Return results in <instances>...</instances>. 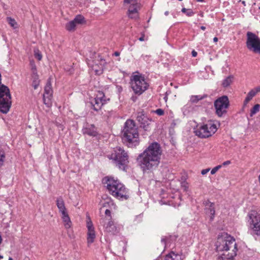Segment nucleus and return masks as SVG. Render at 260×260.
I'll list each match as a JSON object with an SVG mask.
<instances>
[{"mask_svg": "<svg viewBox=\"0 0 260 260\" xmlns=\"http://www.w3.org/2000/svg\"><path fill=\"white\" fill-rule=\"evenodd\" d=\"M161 153L160 145L153 142L139 155L137 161L144 173L152 172L158 168Z\"/></svg>", "mask_w": 260, "mask_h": 260, "instance_id": "nucleus-1", "label": "nucleus"}, {"mask_svg": "<svg viewBox=\"0 0 260 260\" xmlns=\"http://www.w3.org/2000/svg\"><path fill=\"white\" fill-rule=\"evenodd\" d=\"M102 182L106 185L109 193L114 197L118 199H128L127 189L118 180L111 176H106L103 179Z\"/></svg>", "mask_w": 260, "mask_h": 260, "instance_id": "nucleus-2", "label": "nucleus"}, {"mask_svg": "<svg viewBox=\"0 0 260 260\" xmlns=\"http://www.w3.org/2000/svg\"><path fill=\"white\" fill-rule=\"evenodd\" d=\"M122 134V140L124 143L128 147L134 148L139 144L140 140L138 127L134 120L128 119L126 121Z\"/></svg>", "mask_w": 260, "mask_h": 260, "instance_id": "nucleus-3", "label": "nucleus"}, {"mask_svg": "<svg viewBox=\"0 0 260 260\" xmlns=\"http://www.w3.org/2000/svg\"><path fill=\"white\" fill-rule=\"evenodd\" d=\"M217 250L237 253L238 251L237 244L235 239L226 233L218 235L216 242Z\"/></svg>", "mask_w": 260, "mask_h": 260, "instance_id": "nucleus-4", "label": "nucleus"}, {"mask_svg": "<svg viewBox=\"0 0 260 260\" xmlns=\"http://www.w3.org/2000/svg\"><path fill=\"white\" fill-rule=\"evenodd\" d=\"M108 158L113 160L114 164L119 169L125 170L128 161V155L123 148L117 147L115 148Z\"/></svg>", "mask_w": 260, "mask_h": 260, "instance_id": "nucleus-5", "label": "nucleus"}, {"mask_svg": "<svg viewBox=\"0 0 260 260\" xmlns=\"http://www.w3.org/2000/svg\"><path fill=\"white\" fill-rule=\"evenodd\" d=\"M130 84L134 92L138 95H141L149 87L144 75L138 72L134 73L131 77Z\"/></svg>", "mask_w": 260, "mask_h": 260, "instance_id": "nucleus-6", "label": "nucleus"}, {"mask_svg": "<svg viewBox=\"0 0 260 260\" xmlns=\"http://www.w3.org/2000/svg\"><path fill=\"white\" fill-rule=\"evenodd\" d=\"M11 94L9 88L4 84H0V111L6 114L11 105Z\"/></svg>", "mask_w": 260, "mask_h": 260, "instance_id": "nucleus-7", "label": "nucleus"}, {"mask_svg": "<svg viewBox=\"0 0 260 260\" xmlns=\"http://www.w3.org/2000/svg\"><path fill=\"white\" fill-rule=\"evenodd\" d=\"M217 130V125L213 121H208L206 123L194 130L196 135L201 138H206L212 136Z\"/></svg>", "mask_w": 260, "mask_h": 260, "instance_id": "nucleus-8", "label": "nucleus"}, {"mask_svg": "<svg viewBox=\"0 0 260 260\" xmlns=\"http://www.w3.org/2000/svg\"><path fill=\"white\" fill-rule=\"evenodd\" d=\"M246 46L250 52L260 54V38L251 31H247Z\"/></svg>", "mask_w": 260, "mask_h": 260, "instance_id": "nucleus-9", "label": "nucleus"}, {"mask_svg": "<svg viewBox=\"0 0 260 260\" xmlns=\"http://www.w3.org/2000/svg\"><path fill=\"white\" fill-rule=\"evenodd\" d=\"M248 216L251 234L260 236V215L255 211H251L248 213Z\"/></svg>", "mask_w": 260, "mask_h": 260, "instance_id": "nucleus-10", "label": "nucleus"}, {"mask_svg": "<svg viewBox=\"0 0 260 260\" xmlns=\"http://www.w3.org/2000/svg\"><path fill=\"white\" fill-rule=\"evenodd\" d=\"M216 113L219 117H221L226 113V109L229 106V100L227 96L223 95L218 98L214 103Z\"/></svg>", "mask_w": 260, "mask_h": 260, "instance_id": "nucleus-11", "label": "nucleus"}, {"mask_svg": "<svg viewBox=\"0 0 260 260\" xmlns=\"http://www.w3.org/2000/svg\"><path fill=\"white\" fill-rule=\"evenodd\" d=\"M56 205L59 212L61 214V218L64 222L66 229H68L71 227L72 222L65 207L64 202L62 198H58L56 200Z\"/></svg>", "mask_w": 260, "mask_h": 260, "instance_id": "nucleus-12", "label": "nucleus"}, {"mask_svg": "<svg viewBox=\"0 0 260 260\" xmlns=\"http://www.w3.org/2000/svg\"><path fill=\"white\" fill-rule=\"evenodd\" d=\"M110 100L105 96L103 91H98L95 97L90 102L92 108L95 111H98L102 109L103 105L107 104Z\"/></svg>", "mask_w": 260, "mask_h": 260, "instance_id": "nucleus-13", "label": "nucleus"}, {"mask_svg": "<svg viewBox=\"0 0 260 260\" xmlns=\"http://www.w3.org/2000/svg\"><path fill=\"white\" fill-rule=\"evenodd\" d=\"M105 218H102L100 220V223L104 226V231L109 235H114L118 234L119 232V228L114 223L112 220L106 222Z\"/></svg>", "mask_w": 260, "mask_h": 260, "instance_id": "nucleus-14", "label": "nucleus"}, {"mask_svg": "<svg viewBox=\"0 0 260 260\" xmlns=\"http://www.w3.org/2000/svg\"><path fill=\"white\" fill-rule=\"evenodd\" d=\"M53 90L51 86V83L50 79L48 80L46 85L44 88V93L43 94V102L44 104L48 107L51 106L52 104V97Z\"/></svg>", "mask_w": 260, "mask_h": 260, "instance_id": "nucleus-15", "label": "nucleus"}, {"mask_svg": "<svg viewBox=\"0 0 260 260\" xmlns=\"http://www.w3.org/2000/svg\"><path fill=\"white\" fill-rule=\"evenodd\" d=\"M84 21V17L81 15H78L73 20L66 24V29L69 31H74L76 25L83 23Z\"/></svg>", "mask_w": 260, "mask_h": 260, "instance_id": "nucleus-16", "label": "nucleus"}, {"mask_svg": "<svg viewBox=\"0 0 260 260\" xmlns=\"http://www.w3.org/2000/svg\"><path fill=\"white\" fill-rule=\"evenodd\" d=\"M87 228L88 229L87 242L88 246H89L94 242L95 238L94 228L90 219L87 221Z\"/></svg>", "mask_w": 260, "mask_h": 260, "instance_id": "nucleus-17", "label": "nucleus"}, {"mask_svg": "<svg viewBox=\"0 0 260 260\" xmlns=\"http://www.w3.org/2000/svg\"><path fill=\"white\" fill-rule=\"evenodd\" d=\"M140 9V4L138 3L130 5L127 15L131 19H137L139 17L138 11Z\"/></svg>", "mask_w": 260, "mask_h": 260, "instance_id": "nucleus-18", "label": "nucleus"}, {"mask_svg": "<svg viewBox=\"0 0 260 260\" xmlns=\"http://www.w3.org/2000/svg\"><path fill=\"white\" fill-rule=\"evenodd\" d=\"M204 204L205 205V210L206 213L210 216V219L212 220L214 217L215 213L214 204L211 203L209 200L205 201Z\"/></svg>", "mask_w": 260, "mask_h": 260, "instance_id": "nucleus-19", "label": "nucleus"}, {"mask_svg": "<svg viewBox=\"0 0 260 260\" xmlns=\"http://www.w3.org/2000/svg\"><path fill=\"white\" fill-rule=\"evenodd\" d=\"M83 134H86L90 136H96L98 135L96 128L93 124H88L82 129Z\"/></svg>", "mask_w": 260, "mask_h": 260, "instance_id": "nucleus-20", "label": "nucleus"}, {"mask_svg": "<svg viewBox=\"0 0 260 260\" xmlns=\"http://www.w3.org/2000/svg\"><path fill=\"white\" fill-rule=\"evenodd\" d=\"M237 255V253L229 252L228 253H224L220 256H218L216 260H235V257Z\"/></svg>", "mask_w": 260, "mask_h": 260, "instance_id": "nucleus-21", "label": "nucleus"}, {"mask_svg": "<svg viewBox=\"0 0 260 260\" xmlns=\"http://www.w3.org/2000/svg\"><path fill=\"white\" fill-rule=\"evenodd\" d=\"M157 260H181V258L179 255L174 252H171L165 257L159 258Z\"/></svg>", "mask_w": 260, "mask_h": 260, "instance_id": "nucleus-22", "label": "nucleus"}, {"mask_svg": "<svg viewBox=\"0 0 260 260\" xmlns=\"http://www.w3.org/2000/svg\"><path fill=\"white\" fill-rule=\"evenodd\" d=\"M91 68L92 70L96 75H101L103 72V70L102 69V67H100V65L96 61H93V64L90 65Z\"/></svg>", "mask_w": 260, "mask_h": 260, "instance_id": "nucleus-23", "label": "nucleus"}, {"mask_svg": "<svg viewBox=\"0 0 260 260\" xmlns=\"http://www.w3.org/2000/svg\"><path fill=\"white\" fill-rule=\"evenodd\" d=\"M146 119V117L143 112H138L137 113V120L144 127H145L146 122H147Z\"/></svg>", "mask_w": 260, "mask_h": 260, "instance_id": "nucleus-24", "label": "nucleus"}, {"mask_svg": "<svg viewBox=\"0 0 260 260\" xmlns=\"http://www.w3.org/2000/svg\"><path fill=\"white\" fill-rule=\"evenodd\" d=\"M207 97V94L191 95L189 102L192 104H197L199 101L203 100Z\"/></svg>", "mask_w": 260, "mask_h": 260, "instance_id": "nucleus-25", "label": "nucleus"}, {"mask_svg": "<svg viewBox=\"0 0 260 260\" xmlns=\"http://www.w3.org/2000/svg\"><path fill=\"white\" fill-rule=\"evenodd\" d=\"M234 79V77L233 75L229 76L223 80L221 84L222 86L224 88L229 87L233 82Z\"/></svg>", "mask_w": 260, "mask_h": 260, "instance_id": "nucleus-26", "label": "nucleus"}, {"mask_svg": "<svg viewBox=\"0 0 260 260\" xmlns=\"http://www.w3.org/2000/svg\"><path fill=\"white\" fill-rule=\"evenodd\" d=\"M32 86L35 89H36L39 84L40 81L39 80V76L37 74H32Z\"/></svg>", "mask_w": 260, "mask_h": 260, "instance_id": "nucleus-27", "label": "nucleus"}, {"mask_svg": "<svg viewBox=\"0 0 260 260\" xmlns=\"http://www.w3.org/2000/svg\"><path fill=\"white\" fill-rule=\"evenodd\" d=\"M260 109V105L256 104L255 105L253 108L251 109L250 112V117H252L254 115L257 113Z\"/></svg>", "mask_w": 260, "mask_h": 260, "instance_id": "nucleus-28", "label": "nucleus"}, {"mask_svg": "<svg viewBox=\"0 0 260 260\" xmlns=\"http://www.w3.org/2000/svg\"><path fill=\"white\" fill-rule=\"evenodd\" d=\"M94 61H96V62H98L100 66L102 67V69L104 70V68L106 64V62L104 58H102L101 56L99 55L98 59Z\"/></svg>", "mask_w": 260, "mask_h": 260, "instance_id": "nucleus-29", "label": "nucleus"}, {"mask_svg": "<svg viewBox=\"0 0 260 260\" xmlns=\"http://www.w3.org/2000/svg\"><path fill=\"white\" fill-rule=\"evenodd\" d=\"M7 19L8 23L11 25V26H12L13 28H16L17 27V24L15 19L12 18L11 17H7Z\"/></svg>", "mask_w": 260, "mask_h": 260, "instance_id": "nucleus-30", "label": "nucleus"}, {"mask_svg": "<svg viewBox=\"0 0 260 260\" xmlns=\"http://www.w3.org/2000/svg\"><path fill=\"white\" fill-rule=\"evenodd\" d=\"M181 12L182 13H185L187 16H192L194 15V13L193 12V11L191 9H187L185 8H183L181 10Z\"/></svg>", "mask_w": 260, "mask_h": 260, "instance_id": "nucleus-31", "label": "nucleus"}, {"mask_svg": "<svg viewBox=\"0 0 260 260\" xmlns=\"http://www.w3.org/2000/svg\"><path fill=\"white\" fill-rule=\"evenodd\" d=\"M34 56L38 60H41L42 58V54L38 49H35Z\"/></svg>", "mask_w": 260, "mask_h": 260, "instance_id": "nucleus-32", "label": "nucleus"}, {"mask_svg": "<svg viewBox=\"0 0 260 260\" xmlns=\"http://www.w3.org/2000/svg\"><path fill=\"white\" fill-rule=\"evenodd\" d=\"M5 158V154L4 151L2 149H0V167L3 165Z\"/></svg>", "mask_w": 260, "mask_h": 260, "instance_id": "nucleus-33", "label": "nucleus"}, {"mask_svg": "<svg viewBox=\"0 0 260 260\" xmlns=\"http://www.w3.org/2000/svg\"><path fill=\"white\" fill-rule=\"evenodd\" d=\"M255 95V92L252 89L248 93L246 98L250 101Z\"/></svg>", "mask_w": 260, "mask_h": 260, "instance_id": "nucleus-34", "label": "nucleus"}, {"mask_svg": "<svg viewBox=\"0 0 260 260\" xmlns=\"http://www.w3.org/2000/svg\"><path fill=\"white\" fill-rule=\"evenodd\" d=\"M30 64L31 67L32 74H37V68L35 63L33 62H31Z\"/></svg>", "mask_w": 260, "mask_h": 260, "instance_id": "nucleus-35", "label": "nucleus"}, {"mask_svg": "<svg viewBox=\"0 0 260 260\" xmlns=\"http://www.w3.org/2000/svg\"><path fill=\"white\" fill-rule=\"evenodd\" d=\"M221 167V165H218L214 168H213L211 171V174L212 175L214 174Z\"/></svg>", "mask_w": 260, "mask_h": 260, "instance_id": "nucleus-36", "label": "nucleus"}, {"mask_svg": "<svg viewBox=\"0 0 260 260\" xmlns=\"http://www.w3.org/2000/svg\"><path fill=\"white\" fill-rule=\"evenodd\" d=\"M154 112L159 116H161L164 114V111L161 109H157L154 111Z\"/></svg>", "mask_w": 260, "mask_h": 260, "instance_id": "nucleus-37", "label": "nucleus"}, {"mask_svg": "<svg viewBox=\"0 0 260 260\" xmlns=\"http://www.w3.org/2000/svg\"><path fill=\"white\" fill-rule=\"evenodd\" d=\"M105 213L106 216H107L110 217V218L108 219V221L110 220H112V216H111V211L109 209H107L105 210Z\"/></svg>", "mask_w": 260, "mask_h": 260, "instance_id": "nucleus-38", "label": "nucleus"}, {"mask_svg": "<svg viewBox=\"0 0 260 260\" xmlns=\"http://www.w3.org/2000/svg\"><path fill=\"white\" fill-rule=\"evenodd\" d=\"M124 2L125 3L130 4V5L137 3L136 0H124Z\"/></svg>", "mask_w": 260, "mask_h": 260, "instance_id": "nucleus-39", "label": "nucleus"}, {"mask_svg": "<svg viewBox=\"0 0 260 260\" xmlns=\"http://www.w3.org/2000/svg\"><path fill=\"white\" fill-rule=\"evenodd\" d=\"M110 203L114 207V208L115 207L116 205L113 203V202H110ZM109 205V203L107 202H105L103 205V207H107L108 205Z\"/></svg>", "mask_w": 260, "mask_h": 260, "instance_id": "nucleus-40", "label": "nucleus"}, {"mask_svg": "<svg viewBox=\"0 0 260 260\" xmlns=\"http://www.w3.org/2000/svg\"><path fill=\"white\" fill-rule=\"evenodd\" d=\"M145 40H147V38L145 39V34L144 32L142 33L141 37L139 38V40L140 41H144Z\"/></svg>", "mask_w": 260, "mask_h": 260, "instance_id": "nucleus-41", "label": "nucleus"}, {"mask_svg": "<svg viewBox=\"0 0 260 260\" xmlns=\"http://www.w3.org/2000/svg\"><path fill=\"white\" fill-rule=\"evenodd\" d=\"M254 92H255V94H256L257 93L260 92V85L255 87V88L252 89Z\"/></svg>", "mask_w": 260, "mask_h": 260, "instance_id": "nucleus-42", "label": "nucleus"}, {"mask_svg": "<svg viewBox=\"0 0 260 260\" xmlns=\"http://www.w3.org/2000/svg\"><path fill=\"white\" fill-rule=\"evenodd\" d=\"M209 170H210L209 169L202 170L201 171V174L203 175H204L206 174L209 171Z\"/></svg>", "mask_w": 260, "mask_h": 260, "instance_id": "nucleus-43", "label": "nucleus"}, {"mask_svg": "<svg viewBox=\"0 0 260 260\" xmlns=\"http://www.w3.org/2000/svg\"><path fill=\"white\" fill-rule=\"evenodd\" d=\"M249 101H250L249 100H248L247 99L245 98V99L244 101L243 108H244L246 106V105L248 103V102Z\"/></svg>", "mask_w": 260, "mask_h": 260, "instance_id": "nucleus-44", "label": "nucleus"}, {"mask_svg": "<svg viewBox=\"0 0 260 260\" xmlns=\"http://www.w3.org/2000/svg\"><path fill=\"white\" fill-rule=\"evenodd\" d=\"M231 162L230 160H227V161H224L222 163V165L225 166L229 165L231 164Z\"/></svg>", "mask_w": 260, "mask_h": 260, "instance_id": "nucleus-45", "label": "nucleus"}, {"mask_svg": "<svg viewBox=\"0 0 260 260\" xmlns=\"http://www.w3.org/2000/svg\"><path fill=\"white\" fill-rule=\"evenodd\" d=\"M191 54H192V56L193 57H196V56H197V52L196 51L193 50V51L191 52Z\"/></svg>", "mask_w": 260, "mask_h": 260, "instance_id": "nucleus-46", "label": "nucleus"}, {"mask_svg": "<svg viewBox=\"0 0 260 260\" xmlns=\"http://www.w3.org/2000/svg\"><path fill=\"white\" fill-rule=\"evenodd\" d=\"M120 55V53L118 51H116L114 53V55L115 56H118Z\"/></svg>", "mask_w": 260, "mask_h": 260, "instance_id": "nucleus-47", "label": "nucleus"}, {"mask_svg": "<svg viewBox=\"0 0 260 260\" xmlns=\"http://www.w3.org/2000/svg\"><path fill=\"white\" fill-rule=\"evenodd\" d=\"M213 41L214 42H217L218 41V38L217 37H214L213 38Z\"/></svg>", "mask_w": 260, "mask_h": 260, "instance_id": "nucleus-48", "label": "nucleus"}, {"mask_svg": "<svg viewBox=\"0 0 260 260\" xmlns=\"http://www.w3.org/2000/svg\"><path fill=\"white\" fill-rule=\"evenodd\" d=\"M201 29L202 30H205L206 27H205V26H201Z\"/></svg>", "mask_w": 260, "mask_h": 260, "instance_id": "nucleus-49", "label": "nucleus"}, {"mask_svg": "<svg viewBox=\"0 0 260 260\" xmlns=\"http://www.w3.org/2000/svg\"><path fill=\"white\" fill-rule=\"evenodd\" d=\"M161 242L165 243L166 239L165 238H162V239H161Z\"/></svg>", "mask_w": 260, "mask_h": 260, "instance_id": "nucleus-50", "label": "nucleus"}, {"mask_svg": "<svg viewBox=\"0 0 260 260\" xmlns=\"http://www.w3.org/2000/svg\"><path fill=\"white\" fill-rule=\"evenodd\" d=\"M165 15L166 16L168 15H169V11H166V12H165Z\"/></svg>", "mask_w": 260, "mask_h": 260, "instance_id": "nucleus-51", "label": "nucleus"}, {"mask_svg": "<svg viewBox=\"0 0 260 260\" xmlns=\"http://www.w3.org/2000/svg\"><path fill=\"white\" fill-rule=\"evenodd\" d=\"M2 83V75H1V74L0 73V84Z\"/></svg>", "mask_w": 260, "mask_h": 260, "instance_id": "nucleus-52", "label": "nucleus"}, {"mask_svg": "<svg viewBox=\"0 0 260 260\" xmlns=\"http://www.w3.org/2000/svg\"><path fill=\"white\" fill-rule=\"evenodd\" d=\"M242 3L244 6H245V1H243V2H242Z\"/></svg>", "mask_w": 260, "mask_h": 260, "instance_id": "nucleus-53", "label": "nucleus"}, {"mask_svg": "<svg viewBox=\"0 0 260 260\" xmlns=\"http://www.w3.org/2000/svg\"><path fill=\"white\" fill-rule=\"evenodd\" d=\"M198 2H203L204 0H197Z\"/></svg>", "mask_w": 260, "mask_h": 260, "instance_id": "nucleus-54", "label": "nucleus"}, {"mask_svg": "<svg viewBox=\"0 0 260 260\" xmlns=\"http://www.w3.org/2000/svg\"><path fill=\"white\" fill-rule=\"evenodd\" d=\"M9 260H13V259L12 258V257H9Z\"/></svg>", "mask_w": 260, "mask_h": 260, "instance_id": "nucleus-55", "label": "nucleus"}, {"mask_svg": "<svg viewBox=\"0 0 260 260\" xmlns=\"http://www.w3.org/2000/svg\"><path fill=\"white\" fill-rule=\"evenodd\" d=\"M3 258V256L0 255V259Z\"/></svg>", "mask_w": 260, "mask_h": 260, "instance_id": "nucleus-56", "label": "nucleus"}, {"mask_svg": "<svg viewBox=\"0 0 260 260\" xmlns=\"http://www.w3.org/2000/svg\"><path fill=\"white\" fill-rule=\"evenodd\" d=\"M132 99H133V101H135V98H134V97H132Z\"/></svg>", "mask_w": 260, "mask_h": 260, "instance_id": "nucleus-57", "label": "nucleus"}, {"mask_svg": "<svg viewBox=\"0 0 260 260\" xmlns=\"http://www.w3.org/2000/svg\"><path fill=\"white\" fill-rule=\"evenodd\" d=\"M132 99H133V101H135V98H134V97H132Z\"/></svg>", "mask_w": 260, "mask_h": 260, "instance_id": "nucleus-58", "label": "nucleus"}, {"mask_svg": "<svg viewBox=\"0 0 260 260\" xmlns=\"http://www.w3.org/2000/svg\"><path fill=\"white\" fill-rule=\"evenodd\" d=\"M132 99H133V101H135V98H134V97H132Z\"/></svg>", "mask_w": 260, "mask_h": 260, "instance_id": "nucleus-59", "label": "nucleus"}]
</instances>
